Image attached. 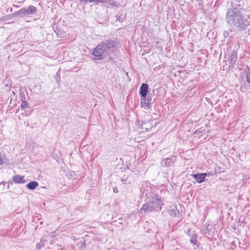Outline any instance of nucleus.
<instances>
[{
	"mask_svg": "<svg viewBox=\"0 0 250 250\" xmlns=\"http://www.w3.org/2000/svg\"><path fill=\"white\" fill-rule=\"evenodd\" d=\"M247 81L249 83H250V71L249 74L247 76Z\"/></svg>",
	"mask_w": 250,
	"mask_h": 250,
	"instance_id": "nucleus-10",
	"label": "nucleus"
},
{
	"mask_svg": "<svg viewBox=\"0 0 250 250\" xmlns=\"http://www.w3.org/2000/svg\"><path fill=\"white\" fill-rule=\"evenodd\" d=\"M190 241L192 244L196 245L197 243L196 235H193L190 238Z\"/></svg>",
	"mask_w": 250,
	"mask_h": 250,
	"instance_id": "nucleus-7",
	"label": "nucleus"
},
{
	"mask_svg": "<svg viewBox=\"0 0 250 250\" xmlns=\"http://www.w3.org/2000/svg\"><path fill=\"white\" fill-rule=\"evenodd\" d=\"M36 11L37 9L35 6L33 5H30L28 9L24 8H21L19 10L18 13L22 15L23 16H27L36 13Z\"/></svg>",
	"mask_w": 250,
	"mask_h": 250,
	"instance_id": "nucleus-2",
	"label": "nucleus"
},
{
	"mask_svg": "<svg viewBox=\"0 0 250 250\" xmlns=\"http://www.w3.org/2000/svg\"><path fill=\"white\" fill-rule=\"evenodd\" d=\"M207 174L206 173L201 174H193L192 176L194 178L196 182L198 183H202L206 177Z\"/></svg>",
	"mask_w": 250,
	"mask_h": 250,
	"instance_id": "nucleus-4",
	"label": "nucleus"
},
{
	"mask_svg": "<svg viewBox=\"0 0 250 250\" xmlns=\"http://www.w3.org/2000/svg\"><path fill=\"white\" fill-rule=\"evenodd\" d=\"M24 176L16 175L13 177V182L15 184H22L25 183Z\"/></svg>",
	"mask_w": 250,
	"mask_h": 250,
	"instance_id": "nucleus-5",
	"label": "nucleus"
},
{
	"mask_svg": "<svg viewBox=\"0 0 250 250\" xmlns=\"http://www.w3.org/2000/svg\"><path fill=\"white\" fill-rule=\"evenodd\" d=\"M149 206L147 204H145L142 206L141 208V210H143L145 212H146L149 210Z\"/></svg>",
	"mask_w": 250,
	"mask_h": 250,
	"instance_id": "nucleus-8",
	"label": "nucleus"
},
{
	"mask_svg": "<svg viewBox=\"0 0 250 250\" xmlns=\"http://www.w3.org/2000/svg\"><path fill=\"white\" fill-rule=\"evenodd\" d=\"M113 47V43L109 41L101 42L94 48L92 54L97 60L102 58L103 54L107 49Z\"/></svg>",
	"mask_w": 250,
	"mask_h": 250,
	"instance_id": "nucleus-1",
	"label": "nucleus"
},
{
	"mask_svg": "<svg viewBox=\"0 0 250 250\" xmlns=\"http://www.w3.org/2000/svg\"><path fill=\"white\" fill-rule=\"evenodd\" d=\"M21 107L22 108H27L28 107V104L26 101H23L21 104Z\"/></svg>",
	"mask_w": 250,
	"mask_h": 250,
	"instance_id": "nucleus-9",
	"label": "nucleus"
},
{
	"mask_svg": "<svg viewBox=\"0 0 250 250\" xmlns=\"http://www.w3.org/2000/svg\"><path fill=\"white\" fill-rule=\"evenodd\" d=\"M148 91V86L146 83H143L141 86L140 94L143 98H145Z\"/></svg>",
	"mask_w": 250,
	"mask_h": 250,
	"instance_id": "nucleus-3",
	"label": "nucleus"
},
{
	"mask_svg": "<svg viewBox=\"0 0 250 250\" xmlns=\"http://www.w3.org/2000/svg\"><path fill=\"white\" fill-rule=\"evenodd\" d=\"M38 185L39 184L38 182L36 181H32L27 185V187L28 189L34 190L38 186Z\"/></svg>",
	"mask_w": 250,
	"mask_h": 250,
	"instance_id": "nucleus-6",
	"label": "nucleus"
}]
</instances>
